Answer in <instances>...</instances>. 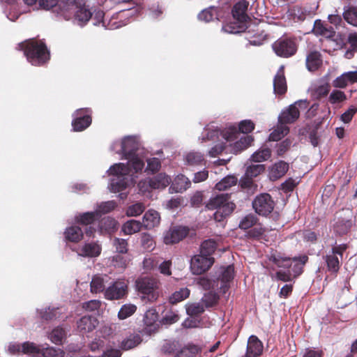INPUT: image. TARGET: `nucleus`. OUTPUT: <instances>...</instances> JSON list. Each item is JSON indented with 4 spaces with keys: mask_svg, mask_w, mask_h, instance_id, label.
I'll return each instance as SVG.
<instances>
[{
    "mask_svg": "<svg viewBox=\"0 0 357 357\" xmlns=\"http://www.w3.org/2000/svg\"><path fill=\"white\" fill-rule=\"evenodd\" d=\"M142 225V223L138 220H130L123 225L121 231L126 235H132L139 232Z\"/></svg>",
    "mask_w": 357,
    "mask_h": 357,
    "instance_id": "obj_37",
    "label": "nucleus"
},
{
    "mask_svg": "<svg viewBox=\"0 0 357 357\" xmlns=\"http://www.w3.org/2000/svg\"><path fill=\"white\" fill-rule=\"evenodd\" d=\"M188 229L185 227H174L164 234V243L174 244L179 242L188 234Z\"/></svg>",
    "mask_w": 357,
    "mask_h": 357,
    "instance_id": "obj_14",
    "label": "nucleus"
},
{
    "mask_svg": "<svg viewBox=\"0 0 357 357\" xmlns=\"http://www.w3.org/2000/svg\"><path fill=\"white\" fill-rule=\"evenodd\" d=\"M234 267L227 266L220 269L219 276L218 278L216 287L219 288L222 293H225L229 288V283L234 278Z\"/></svg>",
    "mask_w": 357,
    "mask_h": 357,
    "instance_id": "obj_15",
    "label": "nucleus"
},
{
    "mask_svg": "<svg viewBox=\"0 0 357 357\" xmlns=\"http://www.w3.org/2000/svg\"><path fill=\"white\" fill-rule=\"evenodd\" d=\"M53 13L59 20L68 21L80 27H84L93 16L85 0H61Z\"/></svg>",
    "mask_w": 357,
    "mask_h": 357,
    "instance_id": "obj_2",
    "label": "nucleus"
},
{
    "mask_svg": "<svg viewBox=\"0 0 357 357\" xmlns=\"http://www.w3.org/2000/svg\"><path fill=\"white\" fill-rule=\"evenodd\" d=\"M345 93L340 90H333L329 96V101L332 104L340 103L346 100Z\"/></svg>",
    "mask_w": 357,
    "mask_h": 357,
    "instance_id": "obj_61",
    "label": "nucleus"
},
{
    "mask_svg": "<svg viewBox=\"0 0 357 357\" xmlns=\"http://www.w3.org/2000/svg\"><path fill=\"white\" fill-rule=\"evenodd\" d=\"M137 310V306L134 304H124L120 308L118 312V318L119 319H126L132 316Z\"/></svg>",
    "mask_w": 357,
    "mask_h": 357,
    "instance_id": "obj_45",
    "label": "nucleus"
},
{
    "mask_svg": "<svg viewBox=\"0 0 357 357\" xmlns=\"http://www.w3.org/2000/svg\"><path fill=\"white\" fill-rule=\"evenodd\" d=\"M40 354L43 357H63L65 354L61 349L53 347H44L43 346Z\"/></svg>",
    "mask_w": 357,
    "mask_h": 357,
    "instance_id": "obj_52",
    "label": "nucleus"
},
{
    "mask_svg": "<svg viewBox=\"0 0 357 357\" xmlns=\"http://www.w3.org/2000/svg\"><path fill=\"white\" fill-rule=\"evenodd\" d=\"M64 236L66 240L71 242H78L83 238L82 229L78 226H71L64 231Z\"/></svg>",
    "mask_w": 357,
    "mask_h": 357,
    "instance_id": "obj_36",
    "label": "nucleus"
},
{
    "mask_svg": "<svg viewBox=\"0 0 357 357\" xmlns=\"http://www.w3.org/2000/svg\"><path fill=\"white\" fill-rule=\"evenodd\" d=\"M275 53L280 57L288 58L294 55L297 51V44L294 38H280L272 45Z\"/></svg>",
    "mask_w": 357,
    "mask_h": 357,
    "instance_id": "obj_8",
    "label": "nucleus"
},
{
    "mask_svg": "<svg viewBox=\"0 0 357 357\" xmlns=\"http://www.w3.org/2000/svg\"><path fill=\"white\" fill-rule=\"evenodd\" d=\"M109 276L107 275L97 274L95 275L91 281L90 288L92 293L98 294L104 293L106 289L105 285L109 282Z\"/></svg>",
    "mask_w": 357,
    "mask_h": 357,
    "instance_id": "obj_21",
    "label": "nucleus"
},
{
    "mask_svg": "<svg viewBox=\"0 0 357 357\" xmlns=\"http://www.w3.org/2000/svg\"><path fill=\"white\" fill-rule=\"evenodd\" d=\"M198 19L200 21L205 22H211L214 19L219 20L217 8L214 6H211L208 8L204 9L199 13Z\"/></svg>",
    "mask_w": 357,
    "mask_h": 357,
    "instance_id": "obj_38",
    "label": "nucleus"
},
{
    "mask_svg": "<svg viewBox=\"0 0 357 357\" xmlns=\"http://www.w3.org/2000/svg\"><path fill=\"white\" fill-rule=\"evenodd\" d=\"M287 82L284 74V66H281L273 79V90L278 95H283L287 91Z\"/></svg>",
    "mask_w": 357,
    "mask_h": 357,
    "instance_id": "obj_23",
    "label": "nucleus"
},
{
    "mask_svg": "<svg viewBox=\"0 0 357 357\" xmlns=\"http://www.w3.org/2000/svg\"><path fill=\"white\" fill-rule=\"evenodd\" d=\"M271 155V149L268 148H262L255 151L250 157V160L255 162H261L267 160Z\"/></svg>",
    "mask_w": 357,
    "mask_h": 357,
    "instance_id": "obj_43",
    "label": "nucleus"
},
{
    "mask_svg": "<svg viewBox=\"0 0 357 357\" xmlns=\"http://www.w3.org/2000/svg\"><path fill=\"white\" fill-rule=\"evenodd\" d=\"M289 169V164L280 160L275 162L269 169V177L271 180L275 181L283 176Z\"/></svg>",
    "mask_w": 357,
    "mask_h": 357,
    "instance_id": "obj_30",
    "label": "nucleus"
},
{
    "mask_svg": "<svg viewBox=\"0 0 357 357\" xmlns=\"http://www.w3.org/2000/svg\"><path fill=\"white\" fill-rule=\"evenodd\" d=\"M98 320L92 316H84L77 321V329L82 333L92 331L98 325Z\"/></svg>",
    "mask_w": 357,
    "mask_h": 357,
    "instance_id": "obj_24",
    "label": "nucleus"
},
{
    "mask_svg": "<svg viewBox=\"0 0 357 357\" xmlns=\"http://www.w3.org/2000/svg\"><path fill=\"white\" fill-rule=\"evenodd\" d=\"M248 5L249 3L246 0H241L234 6L231 13L235 20L243 22L246 21Z\"/></svg>",
    "mask_w": 357,
    "mask_h": 357,
    "instance_id": "obj_26",
    "label": "nucleus"
},
{
    "mask_svg": "<svg viewBox=\"0 0 357 357\" xmlns=\"http://www.w3.org/2000/svg\"><path fill=\"white\" fill-rule=\"evenodd\" d=\"M205 310V306L201 302L190 304L186 307L187 314L189 316H199Z\"/></svg>",
    "mask_w": 357,
    "mask_h": 357,
    "instance_id": "obj_53",
    "label": "nucleus"
},
{
    "mask_svg": "<svg viewBox=\"0 0 357 357\" xmlns=\"http://www.w3.org/2000/svg\"><path fill=\"white\" fill-rule=\"evenodd\" d=\"M190 295V290L186 288H181L178 291H176L169 297V302L171 303H176L183 301L187 298Z\"/></svg>",
    "mask_w": 357,
    "mask_h": 357,
    "instance_id": "obj_49",
    "label": "nucleus"
},
{
    "mask_svg": "<svg viewBox=\"0 0 357 357\" xmlns=\"http://www.w3.org/2000/svg\"><path fill=\"white\" fill-rule=\"evenodd\" d=\"M142 342V337L138 334H131L121 342V348L125 350L131 349Z\"/></svg>",
    "mask_w": 357,
    "mask_h": 357,
    "instance_id": "obj_40",
    "label": "nucleus"
},
{
    "mask_svg": "<svg viewBox=\"0 0 357 357\" xmlns=\"http://www.w3.org/2000/svg\"><path fill=\"white\" fill-rule=\"evenodd\" d=\"M94 20H96V22H94L95 25H98L100 24H102L103 26H105L107 29H118L122 26H124L127 24V22L121 23L120 22H109L108 24H106L105 20L104 19L105 17V13L101 10H95L94 13Z\"/></svg>",
    "mask_w": 357,
    "mask_h": 357,
    "instance_id": "obj_31",
    "label": "nucleus"
},
{
    "mask_svg": "<svg viewBox=\"0 0 357 357\" xmlns=\"http://www.w3.org/2000/svg\"><path fill=\"white\" fill-rule=\"evenodd\" d=\"M199 351L197 347L190 345L175 352L174 357H195Z\"/></svg>",
    "mask_w": 357,
    "mask_h": 357,
    "instance_id": "obj_47",
    "label": "nucleus"
},
{
    "mask_svg": "<svg viewBox=\"0 0 357 357\" xmlns=\"http://www.w3.org/2000/svg\"><path fill=\"white\" fill-rule=\"evenodd\" d=\"M243 22H238L236 20L235 22L224 24L222 30L228 33H237L242 31L243 26L241 25Z\"/></svg>",
    "mask_w": 357,
    "mask_h": 357,
    "instance_id": "obj_58",
    "label": "nucleus"
},
{
    "mask_svg": "<svg viewBox=\"0 0 357 357\" xmlns=\"http://www.w3.org/2000/svg\"><path fill=\"white\" fill-rule=\"evenodd\" d=\"M206 208L210 210H215L213 213L214 219L218 222H221L232 213L235 204L230 201L228 194H220L209 199Z\"/></svg>",
    "mask_w": 357,
    "mask_h": 357,
    "instance_id": "obj_5",
    "label": "nucleus"
},
{
    "mask_svg": "<svg viewBox=\"0 0 357 357\" xmlns=\"http://www.w3.org/2000/svg\"><path fill=\"white\" fill-rule=\"evenodd\" d=\"M237 181V177L229 175L224 177L220 181L216 183L215 188L219 191H224L234 185H236Z\"/></svg>",
    "mask_w": 357,
    "mask_h": 357,
    "instance_id": "obj_39",
    "label": "nucleus"
},
{
    "mask_svg": "<svg viewBox=\"0 0 357 357\" xmlns=\"http://www.w3.org/2000/svg\"><path fill=\"white\" fill-rule=\"evenodd\" d=\"M265 169L264 165H252L247 167L245 178L241 181V185L243 188H251L253 182L252 178L257 176Z\"/></svg>",
    "mask_w": 357,
    "mask_h": 357,
    "instance_id": "obj_17",
    "label": "nucleus"
},
{
    "mask_svg": "<svg viewBox=\"0 0 357 357\" xmlns=\"http://www.w3.org/2000/svg\"><path fill=\"white\" fill-rule=\"evenodd\" d=\"M145 210V206L140 202L130 206L126 210V215L128 217H136L141 215Z\"/></svg>",
    "mask_w": 357,
    "mask_h": 357,
    "instance_id": "obj_57",
    "label": "nucleus"
},
{
    "mask_svg": "<svg viewBox=\"0 0 357 357\" xmlns=\"http://www.w3.org/2000/svg\"><path fill=\"white\" fill-rule=\"evenodd\" d=\"M191 185V182L188 177L183 174H178L174 178L169 187L170 192H183L188 189Z\"/></svg>",
    "mask_w": 357,
    "mask_h": 357,
    "instance_id": "obj_22",
    "label": "nucleus"
},
{
    "mask_svg": "<svg viewBox=\"0 0 357 357\" xmlns=\"http://www.w3.org/2000/svg\"><path fill=\"white\" fill-rule=\"evenodd\" d=\"M135 286L142 301L153 303L158 298L160 284L158 280L149 277L140 278L136 280Z\"/></svg>",
    "mask_w": 357,
    "mask_h": 357,
    "instance_id": "obj_6",
    "label": "nucleus"
},
{
    "mask_svg": "<svg viewBox=\"0 0 357 357\" xmlns=\"http://www.w3.org/2000/svg\"><path fill=\"white\" fill-rule=\"evenodd\" d=\"M292 142L290 139L287 138L280 143L276 144L277 155H282L291 146Z\"/></svg>",
    "mask_w": 357,
    "mask_h": 357,
    "instance_id": "obj_64",
    "label": "nucleus"
},
{
    "mask_svg": "<svg viewBox=\"0 0 357 357\" xmlns=\"http://www.w3.org/2000/svg\"><path fill=\"white\" fill-rule=\"evenodd\" d=\"M145 161H146L147 162V167L145 169V172L148 173L153 174L155 172L158 171L161 167V163L158 158H147L146 155H145L144 162Z\"/></svg>",
    "mask_w": 357,
    "mask_h": 357,
    "instance_id": "obj_55",
    "label": "nucleus"
},
{
    "mask_svg": "<svg viewBox=\"0 0 357 357\" xmlns=\"http://www.w3.org/2000/svg\"><path fill=\"white\" fill-rule=\"evenodd\" d=\"M351 225V222L350 220H341L335 222V224L333 225V229L337 234L343 235L349 231Z\"/></svg>",
    "mask_w": 357,
    "mask_h": 357,
    "instance_id": "obj_54",
    "label": "nucleus"
},
{
    "mask_svg": "<svg viewBox=\"0 0 357 357\" xmlns=\"http://www.w3.org/2000/svg\"><path fill=\"white\" fill-rule=\"evenodd\" d=\"M307 107V101L306 100H300L290 105L288 107L284 109L278 116V121L284 124L292 123L295 122L300 116L299 108L306 109Z\"/></svg>",
    "mask_w": 357,
    "mask_h": 357,
    "instance_id": "obj_9",
    "label": "nucleus"
},
{
    "mask_svg": "<svg viewBox=\"0 0 357 357\" xmlns=\"http://www.w3.org/2000/svg\"><path fill=\"white\" fill-rule=\"evenodd\" d=\"M22 353L24 354H40L43 346H39L31 342H24L22 344Z\"/></svg>",
    "mask_w": 357,
    "mask_h": 357,
    "instance_id": "obj_46",
    "label": "nucleus"
},
{
    "mask_svg": "<svg viewBox=\"0 0 357 357\" xmlns=\"http://www.w3.org/2000/svg\"><path fill=\"white\" fill-rule=\"evenodd\" d=\"M263 351V344L261 342L255 335H251L248 341L247 356L257 357Z\"/></svg>",
    "mask_w": 357,
    "mask_h": 357,
    "instance_id": "obj_25",
    "label": "nucleus"
},
{
    "mask_svg": "<svg viewBox=\"0 0 357 357\" xmlns=\"http://www.w3.org/2000/svg\"><path fill=\"white\" fill-rule=\"evenodd\" d=\"M128 282L126 280H116L106 288L105 298L109 301L121 299L128 294Z\"/></svg>",
    "mask_w": 357,
    "mask_h": 357,
    "instance_id": "obj_10",
    "label": "nucleus"
},
{
    "mask_svg": "<svg viewBox=\"0 0 357 357\" xmlns=\"http://www.w3.org/2000/svg\"><path fill=\"white\" fill-rule=\"evenodd\" d=\"M321 54L318 52H312L307 55L306 66L309 71H314L321 65Z\"/></svg>",
    "mask_w": 357,
    "mask_h": 357,
    "instance_id": "obj_35",
    "label": "nucleus"
},
{
    "mask_svg": "<svg viewBox=\"0 0 357 357\" xmlns=\"http://www.w3.org/2000/svg\"><path fill=\"white\" fill-rule=\"evenodd\" d=\"M110 150L121 155L127 162H119L112 165L107 170L112 176L109 188L117 192L126 190L135 181V174L142 173L144 168L145 150L142 147L137 136L128 135L121 140H115Z\"/></svg>",
    "mask_w": 357,
    "mask_h": 357,
    "instance_id": "obj_1",
    "label": "nucleus"
},
{
    "mask_svg": "<svg viewBox=\"0 0 357 357\" xmlns=\"http://www.w3.org/2000/svg\"><path fill=\"white\" fill-rule=\"evenodd\" d=\"M143 320L148 332L155 331L158 326L157 324L158 320V313L156 310L154 308L148 310L144 314Z\"/></svg>",
    "mask_w": 357,
    "mask_h": 357,
    "instance_id": "obj_29",
    "label": "nucleus"
},
{
    "mask_svg": "<svg viewBox=\"0 0 357 357\" xmlns=\"http://www.w3.org/2000/svg\"><path fill=\"white\" fill-rule=\"evenodd\" d=\"M171 181L172 179L169 176L165 174L160 173L151 179H149V184L151 187V189H160L167 187Z\"/></svg>",
    "mask_w": 357,
    "mask_h": 357,
    "instance_id": "obj_33",
    "label": "nucleus"
},
{
    "mask_svg": "<svg viewBox=\"0 0 357 357\" xmlns=\"http://www.w3.org/2000/svg\"><path fill=\"white\" fill-rule=\"evenodd\" d=\"M354 83H357V70L342 73L333 81V86L335 88L344 89Z\"/></svg>",
    "mask_w": 357,
    "mask_h": 357,
    "instance_id": "obj_19",
    "label": "nucleus"
},
{
    "mask_svg": "<svg viewBox=\"0 0 357 357\" xmlns=\"http://www.w3.org/2000/svg\"><path fill=\"white\" fill-rule=\"evenodd\" d=\"M257 217L253 214L245 215L239 222V227L242 229H248L256 224Z\"/></svg>",
    "mask_w": 357,
    "mask_h": 357,
    "instance_id": "obj_59",
    "label": "nucleus"
},
{
    "mask_svg": "<svg viewBox=\"0 0 357 357\" xmlns=\"http://www.w3.org/2000/svg\"><path fill=\"white\" fill-rule=\"evenodd\" d=\"M274 202L268 193H261L257 196L252 202V207L260 215L270 214L274 208Z\"/></svg>",
    "mask_w": 357,
    "mask_h": 357,
    "instance_id": "obj_11",
    "label": "nucleus"
},
{
    "mask_svg": "<svg viewBox=\"0 0 357 357\" xmlns=\"http://www.w3.org/2000/svg\"><path fill=\"white\" fill-rule=\"evenodd\" d=\"M113 245L119 253L123 254L128 251V243L125 239L115 238L113 241Z\"/></svg>",
    "mask_w": 357,
    "mask_h": 357,
    "instance_id": "obj_62",
    "label": "nucleus"
},
{
    "mask_svg": "<svg viewBox=\"0 0 357 357\" xmlns=\"http://www.w3.org/2000/svg\"><path fill=\"white\" fill-rule=\"evenodd\" d=\"M18 47L24 51L27 61L33 66H41L50 59V53L41 41L29 40L20 43Z\"/></svg>",
    "mask_w": 357,
    "mask_h": 357,
    "instance_id": "obj_4",
    "label": "nucleus"
},
{
    "mask_svg": "<svg viewBox=\"0 0 357 357\" xmlns=\"http://www.w3.org/2000/svg\"><path fill=\"white\" fill-rule=\"evenodd\" d=\"M313 31L316 35L322 36L325 38H331L334 35L333 29L326 27L319 20L314 22Z\"/></svg>",
    "mask_w": 357,
    "mask_h": 357,
    "instance_id": "obj_41",
    "label": "nucleus"
},
{
    "mask_svg": "<svg viewBox=\"0 0 357 357\" xmlns=\"http://www.w3.org/2000/svg\"><path fill=\"white\" fill-rule=\"evenodd\" d=\"M289 132V127L286 124L278 121L276 127L270 133L268 140L277 142L287 135Z\"/></svg>",
    "mask_w": 357,
    "mask_h": 357,
    "instance_id": "obj_34",
    "label": "nucleus"
},
{
    "mask_svg": "<svg viewBox=\"0 0 357 357\" xmlns=\"http://www.w3.org/2000/svg\"><path fill=\"white\" fill-rule=\"evenodd\" d=\"M326 262L329 271L333 273L338 271L340 268V261L337 255L333 253L327 255L326 256Z\"/></svg>",
    "mask_w": 357,
    "mask_h": 357,
    "instance_id": "obj_50",
    "label": "nucleus"
},
{
    "mask_svg": "<svg viewBox=\"0 0 357 357\" xmlns=\"http://www.w3.org/2000/svg\"><path fill=\"white\" fill-rule=\"evenodd\" d=\"M116 203L114 201H107L97 204L95 211L98 218H100L102 215L109 213L112 211H113L116 208Z\"/></svg>",
    "mask_w": 357,
    "mask_h": 357,
    "instance_id": "obj_42",
    "label": "nucleus"
},
{
    "mask_svg": "<svg viewBox=\"0 0 357 357\" xmlns=\"http://www.w3.org/2000/svg\"><path fill=\"white\" fill-rule=\"evenodd\" d=\"M160 221V216L158 211L150 209L143 216L142 225L146 229H151L158 226Z\"/></svg>",
    "mask_w": 357,
    "mask_h": 357,
    "instance_id": "obj_28",
    "label": "nucleus"
},
{
    "mask_svg": "<svg viewBox=\"0 0 357 357\" xmlns=\"http://www.w3.org/2000/svg\"><path fill=\"white\" fill-rule=\"evenodd\" d=\"M66 337L65 331L60 327L55 328L52 330L49 335L50 340L56 344H61Z\"/></svg>",
    "mask_w": 357,
    "mask_h": 357,
    "instance_id": "obj_48",
    "label": "nucleus"
},
{
    "mask_svg": "<svg viewBox=\"0 0 357 357\" xmlns=\"http://www.w3.org/2000/svg\"><path fill=\"white\" fill-rule=\"evenodd\" d=\"M216 242L211 239L204 241L200 247V254L206 257H211L216 249Z\"/></svg>",
    "mask_w": 357,
    "mask_h": 357,
    "instance_id": "obj_44",
    "label": "nucleus"
},
{
    "mask_svg": "<svg viewBox=\"0 0 357 357\" xmlns=\"http://www.w3.org/2000/svg\"><path fill=\"white\" fill-rule=\"evenodd\" d=\"M213 262L214 259L211 257L196 255L191 259L190 270L194 275H200L206 271Z\"/></svg>",
    "mask_w": 357,
    "mask_h": 357,
    "instance_id": "obj_13",
    "label": "nucleus"
},
{
    "mask_svg": "<svg viewBox=\"0 0 357 357\" xmlns=\"http://www.w3.org/2000/svg\"><path fill=\"white\" fill-rule=\"evenodd\" d=\"M91 112L88 108L77 109L73 114L72 126L74 131L79 132L85 130L91 123Z\"/></svg>",
    "mask_w": 357,
    "mask_h": 357,
    "instance_id": "obj_12",
    "label": "nucleus"
},
{
    "mask_svg": "<svg viewBox=\"0 0 357 357\" xmlns=\"http://www.w3.org/2000/svg\"><path fill=\"white\" fill-rule=\"evenodd\" d=\"M98 220H99V218L95 210L91 212H86L75 216V220L77 222L84 225H90L89 227L86 228V234L89 236H92L96 231L91 225H93Z\"/></svg>",
    "mask_w": 357,
    "mask_h": 357,
    "instance_id": "obj_16",
    "label": "nucleus"
},
{
    "mask_svg": "<svg viewBox=\"0 0 357 357\" xmlns=\"http://www.w3.org/2000/svg\"><path fill=\"white\" fill-rule=\"evenodd\" d=\"M205 132L202 134V142H206V140L213 141L215 139H218L220 135H222L227 142H234L230 146H231V151L235 154L248 148L253 141V138L251 136L241 135L237 128L234 126L226 128L222 132L217 129L211 131L206 129Z\"/></svg>",
    "mask_w": 357,
    "mask_h": 357,
    "instance_id": "obj_3",
    "label": "nucleus"
},
{
    "mask_svg": "<svg viewBox=\"0 0 357 357\" xmlns=\"http://www.w3.org/2000/svg\"><path fill=\"white\" fill-rule=\"evenodd\" d=\"M185 165L189 167L205 165L206 160L204 155L200 152L190 151L183 156Z\"/></svg>",
    "mask_w": 357,
    "mask_h": 357,
    "instance_id": "obj_27",
    "label": "nucleus"
},
{
    "mask_svg": "<svg viewBox=\"0 0 357 357\" xmlns=\"http://www.w3.org/2000/svg\"><path fill=\"white\" fill-rule=\"evenodd\" d=\"M66 309L63 307H48L39 312L40 317L45 320L64 319L67 317L64 315Z\"/></svg>",
    "mask_w": 357,
    "mask_h": 357,
    "instance_id": "obj_20",
    "label": "nucleus"
},
{
    "mask_svg": "<svg viewBox=\"0 0 357 357\" xmlns=\"http://www.w3.org/2000/svg\"><path fill=\"white\" fill-rule=\"evenodd\" d=\"M117 221L111 217H106L101 220L98 224V229L100 234H110L117 229Z\"/></svg>",
    "mask_w": 357,
    "mask_h": 357,
    "instance_id": "obj_32",
    "label": "nucleus"
},
{
    "mask_svg": "<svg viewBox=\"0 0 357 357\" xmlns=\"http://www.w3.org/2000/svg\"><path fill=\"white\" fill-rule=\"evenodd\" d=\"M219 300V296L217 294L210 291L205 294L201 301L205 306V307H212L215 305Z\"/></svg>",
    "mask_w": 357,
    "mask_h": 357,
    "instance_id": "obj_56",
    "label": "nucleus"
},
{
    "mask_svg": "<svg viewBox=\"0 0 357 357\" xmlns=\"http://www.w3.org/2000/svg\"><path fill=\"white\" fill-rule=\"evenodd\" d=\"M172 266L171 260H165L160 264L158 263V268L162 275L169 276L172 275Z\"/></svg>",
    "mask_w": 357,
    "mask_h": 357,
    "instance_id": "obj_63",
    "label": "nucleus"
},
{
    "mask_svg": "<svg viewBox=\"0 0 357 357\" xmlns=\"http://www.w3.org/2000/svg\"><path fill=\"white\" fill-rule=\"evenodd\" d=\"M101 245L97 242L86 243L76 250L77 255L84 257H97L101 253Z\"/></svg>",
    "mask_w": 357,
    "mask_h": 357,
    "instance_id": "obj_18",
    "label": "nucleus"
},
{
    "mask_svg": "<svg viewBox=\"0 0 357 357\" xmlns=\"http://www.w3.org/2000/svg\"><path fill=\"white\" fill-rule=\"evenodd\" d=\"M345 21L354 26H357V11L353 8L345 10L343 13Z\"/></svg>",
    "mask_w": 357,
    "mask_h": 357,
    "instance_id": "obj_60",
    "label": "nucleus"
},
{
    "mask_svg": "<svg viewBox=\"0 0 357 357\" xmlns=\"http://www.w3.org/2000/svg\"><path fill=\"white\" fill-rule=\"evenodd\" d=\"M271 260L278 267L289 268L291 270L293 276L297 277L301 274L304 264L307 261L308 257L306 255L298 258L283 257L280 255H273Z\"/></svg>",
    "mask_w": 357,
    "mask_h": 357,
    "instance_id": "obj_7",
    "label": "nucleus"
},
{
    "mask_svg": "<svg viewBox=\"0 0 357 357\" xmlns=\"http://www.w3.org/2000/svg\"><path fill=\"white\" fill-rule=\"evenodd\" d=\"M158 265V259L155 256L145 257L142 261V268L145 273H149L155 268Z\"/></svg>",
    "mask_w": 357,
    "mask_h": 357,
    "instance_id": "obj_51",
    "label": "nucleus"
}]
</instances>
